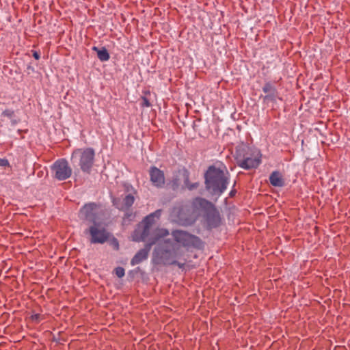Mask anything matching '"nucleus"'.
<instances>
[{"mask_svg":"<svg viewBox=\"0 0 350 350\" xmlns=\"http://www.w3.org/2000/svg\"><path fill=\"white\" fill-rule=\"evenodd\" d=\"M224 169L217 167L215 165H211L206 170L205 178L206 189L214 195H221L223 193L229 183V173L224 171Z\"/></svg>","mask_w":350,"mask_h":350,"instance_id":"nucleus-2","label":"nucleus"},{"mask_svg":"<svg viewBox=\"0 0 350 350\" xmlns=\"http://www.w3.org/2000/svg\"><path fill=\"white\" fill-rule=\"evenodd\" d=\"M96 208V204L90 202L85 204L80 209V215L81 218L87 220H92L94 215V211Z\"/></svg>","mask_w":350,"mask_h":350,"instance_id":"nucleus-12","label":"nucleus"},{"mask_svg":"<svg viewBox=\"0 0 350 350\" xmlns=\"http://www.w3.org/2000/svg\"><path fill=\"white\" fill-rule=\"evenodd\" d=\"M14 114V111L12 109H5L3 111L2 115L8 118H12Z\"/></svg>","mask_w":350,"mask_h":350,"instance_id":"nucleus-21","label":"nucleus"},{"mask_svg":"<svg viewBox=\"0 0 350 350\" xmlns=\"http://www.w3.org/2000/svg\"><path fill=\"white\" fill-rule=\"evenodd\" d=\"M150 227H147L144 225L143 229L142 230H136L134 232L133 240L135 241H144L150 233Z\"/></svg>","mask_w":350,"mask_h":350,"instance_id":"nucleus-16","label":"nucleus"},{"mask_svg":"<svg viewBox=\"0 0 350 350\" xmlns=\"http://www.w3.org/2000/svg\"><path fill=\"white\" fill-rule=\"evenodd\" d=\"M269 181L271 185L277 187H282L285 184L282 175L279 171H273L270 174Z\"/></svg>","mask_w":350,"mask_h":350,"instance_id":"nucleus-14","label":"nucleus"},{"mask_svg":"<svg viewBox=\"0 0 350 350\" xmlns=\"http://www.w3.org/2000/svg\"><path fill=\"white\" fill-rule=\"evenodd\" d=\"M95 151L92 148H77L71 154V161L77 163L83 173L90 174L94 165Z\"/></svg>","mask_w":350,"mask_h":350,"instance_id":"nucleus-5","label":"nucleus"},{"mask_svg":"<svg viewBox=\"0 0 350 350\" xmlns=\"http://www.w3.org/2000/svg\"><path fill=\"white\" fill-rule=\"evenodd\" d=\"M172 236L173 237L175 243L179 245H181L185 247L200 249L203 245V243L199 237L183 230H173L172 232Z\"/></svg>","mask_w":350,"mask_h":350,"instance_id":"nucleus-6","label":"nucleus"},{"mask_svg":"<svg viewBox=\"0 0 350 350\" xmlns=\"http://www.w3.org/2000/svg\"><path fill=\"white\" fill-rule=\"evenodd\" d=\"M236 193V191L235 190H232L230 192V196H232L234 195V193Z\"/></svg>","mask_w":350,"mask_h":350,"instance_id":"nucleus-26","label":"nucleus"},{"mask_svg":"<svg viewBox=\"0 0 350 350\" xmlns=\"http://www.w3.org/2000/svg\"><path fill=\"white\" fill-rule=\"evenodd\" d=\"M133 217L134 216H133V213H126L125 216L124 217V220H125L126 218L130 219L131 217Z\"/></svg>","mask_w":350,"mask_h":350,"instance_id":"nucleus-25","label":"nucleus"},{"mask_svg":"<svg viewBox=\"0 0 350 350\" xmlns=\"http://www.w3.org/2000/svg\"><path fill=\"white\" fill-rule=\"evenodd\" d=\"M135 202V198L132 194L126 195L122 200L120 198H114L113 200V205L120 211H126L129 209Z\"/></svg>","mask_w":350,"mask_h":350,"instance_id":"nucleus-11","label":"nucleus"},{"mask_svg":"<svg viewBox=\"0 0 350 350\" xmlns=\"http://www.w3.org/2000/svg\"><path fill=\"white\" fill-rule=\"evenodd\" d=\"M169 231L166 229H159L157 232L155 237L152 241L146 243L144 247L139 250L133 257L131 260V265L134 266L146 260L148 258L151 247L155 244L160 238H163L169 235Z\"/></svg>","mask_w":350,"mask_h":350,"instance_id":"nucleus-7","label":"nucleus"},{"mask_svg":"<svg viewBox=\"0 0 350 350\" xmlns=\"http://www.w3.org/2000/svg\"><path fill=\"white\" fill-rule=\"evenodd\" d=\"M51 170L54 174V178L58 180H65L69 178L72 173V170L66 159H59L51 165Z\"/></svg>","mask_w":350,"mask_h":350,"instance_id":"nucleus-8","label":"nucleus"},{"mask_svg":"<svg viewBox=\"0 0 350 350\" xmlns=\"http://www.w3.org/2000/svg\"><path fill=\"white\" fill-rule=\"evenodd\" d=\"M184 183H185V185L187 187V188L189 190H190V191H192V190L196 189L199 186V183H191L189 182L188 176H187V178H185Z\"/></svg>","mask_w":350,"mask_h":350,"instance_id":"nucleus-18","label":"nucleus"},{"mask_svg":"<svg viewBox=\"0 0 350 350\" xmlns=\"http://www.w3.org/2000/svg\"><path fill=\"white\" fill-rule=\"evenodd\" d=\"M145 94H150V92H146Z\"/></svg>","mask_w":350,"mask_h":350,"instance_id":"nucleus-27","label":"nucleus"},{"mask_svg":"<svg viewBox=\"0 0 350 350\" xmlns=\"http://www.w3.org/2000/svg\"><path fill=\"white\" fill-rule=\"evenodd\" d=\"M0 167H10L9 161L5 158H0Z\"/></svg>","mask_w":350,"mask_h":350,"instance_id":"nucleus-22","label":"nucleus"},{"mask_svg":"<svg viewBox=\"0 0 350 350\" xmlns=\"http://www.w3.org/2000/svg\"><path fill=\"white\" fill-rule=\"evenodd\" d=\"M262 91L267 95L265 96V100H273L277 94L275 87L271 83L267 82L262 87Z\"/></svg>","mask_w":350,"mask_h":350,"instance_id":"nucleus-15","label":"nucleus"},{"mask_svg":"<svg viewBox=\"0 0 350 350\" xmlns=\"http://www.w3.org/2000/svg\"><path fill=\"white\" fill-rule=\"evenodd\" d=\"M149 176L151 183L157 188H162L165 184V178L163 171L156 166H151L149 170Z\"/></svg>","mask_w":350,"mask_h":350,"instance_id":"nucleus-10","label":"nucleus"},{"mask_svg":"<svg viewBox=\"0 0 350 350\" xmlns=\"http://www.w3.org/2000/svg\"><path fill=\"white\" fill-rule=\"evenodd\" d=\"M157 257H159L165 265H177L180 269L185 267V262H179L177 258L183 255L180 245L174 243L170 239H165L154 250Z\"/></svg>","mask_w":350,"mask_h":350,"instance_id":"nucleus-3","label":"nucleus"},{"mask_svg":"<svg viewBox=\"0 0 350 350\" xmlns=\"http://www.w3.org/2000/svg\"><path fill=\"white\" fill-rule=\"evenodd\" d=\"M234 158L237 165L246 170L257 168L261 163L260 150L248 146L238 147Z\"/></svg>","mask_w":350,"mask_h":350,"instance_id":"nucleus-4","label":"nucleus"},{"mask_svg":"<svg viewBox=\"0 0 350 350\" xmlns=\"http://www.w3.org/2000/svg\"><path fill=\"white\" fill-rule=\"evenodd\" d=\"M89 233L91 236L92 243L103 244L106 242L109 238V233L105 228L100 227L99 224H95L89 228Z\"/></svg>","mask_w":350,"mask_h":350,"instance_id":"nucleus-9","label":"nucleus"},{"mask_svg":"<svg viewBox=\"0 0 350 350\" xmlns=\"http://www.w3.org/2000/svg\"><path fill=\"white\" fill-rule=\"evenodd\" d=\"M92 51H96L97 53V57L100 62H107L110 59V55L107 50V49L103 46L101 49H99L97 46H93Z\"/></svg>","mask_w":350,"mask_h":350,"instance_id":"nucleus-17","label":"nucleus"},{"mask_svg":"<svg viewBox=\"0 0 350 350\" xmlns=\"http://www.w3.org/2000/svg\"><path fill=\"white\" fill-rule=\"evenodd\" d=\"M31 319L36 323H39L41 320L40 314H33L31 316Z\"/></svg>","mask_w":350,"mask_h":350,"instance_id":"nucleus-23","label":"nucleus"},{"mask_svg":"<svg viewBox=\"0 0 350 350\" xmlns=\"http://www.w3.org/2000/svg\"><path fill=\"white\" fill-rule=\"evenodd\" d=\"M204 213L208 228L219 227L221 218L216 206L205 198L197 197L190 204H178L172 211V215L176 217L177 221L183 226H191L197 220L200 212Z\"/></svg>","mask_w":350,"mask_h":350,"instance_id":"nucleus-1","label":"nucleus"},{"mask_svg":"<svg viewBox=\"0 0 350 350\" xmlns=\"http://www.w3.org/2000/svg\"><path fill=\"white\" fill-rule=\"evenodd\" d=\"M114 273L119 278H122L125 274V270L122 267H118L114 269Z\"/></svg>","mask_w":350,"mask_h":350,"instance_id":"nucleus-19","label":"nucleus"},{"mask_svg":"<svg viewBox=\"0 0 350 350\" xmlns=\"http://www.w3.org/2000/svg\"><path fill=\"white\" fill-rule=\"evenodd\" d=\"M33 57L36 59L38 60L40 59V54L37 51H33Z\"/></svg>","mask_w":350,"mask_h":350,"instance_id":"nucleus-24","label":"nucleus"},{"mask_svg":"<svg viewBox=\"0 0 350 350\" xmlns=\"http://www.w3.org/2000/svg\"><path fill=\"white\" fill-rule=\"evenodd\" d=\"M141 99L142 100L141 103L142 107H150L151 106V103L148 98H146V96H142Z\"/></svg>","mask_w":350,"mask_h":350,"instance_id":"nucleus-20","label":"nucleus"},{"mask_svg":"<svg viewBox=\"0 0 350 350\" xmlns=\"http://www.w3.org/2000/svg\"><path fill=\"white\" fill-rule=\"evenodd\" d=\"M161 209H157L154 212L148 215L142 221L143 225L150 227L155 223L156 219H159L161 215Z\"/></svg>","mask_w":350,"mask_h":350,"instance_id":"nucleus-13","label":"nucleus"}]
</instances>
